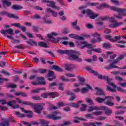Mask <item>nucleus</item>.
<instances>
[{
	"mask_svg": "<svg viewBox=\"0 0 126 126\" xmlns=\"http://www.w3.org/2000/svg\"><path fill=\"white\" fill-rule=\"evenodd\" d=\"M15 115L18 117V118H25V115L22 114L20 113L19 111H15Z\"/></svg>",
	"mask_w": 126,
	"mask_h": 126,
	"instance_id": "obj_29",
	"label": "nucleus"
},
{
	"mask_svg": "<svg viewBox=\"0 0 126 126\" xmlns=\"http://www.w3.org/2000/svg\"><path fill=\"white\" fill-rule=\"evenodd\" d=\"M47 69H39V73H41V74H44L47 72Z\"/></svg>",
	"mask_w": 126,
	"mask_h": 126,
	"instance_id": "obj_62",
	"label": "nucleus"
},
{
	"mask_svg": "<svg viewBox=\"0 0 126 126\" xmlns=\"http://www.w3.org/2000/svg\"><path fill=\"white\" fill-rule=\"evenodd\" d=\"M65 70L70 71L72 69V68H71V67H70V65L65 64Z\"/></svg>",
	"mask_w": 126,
	"mask_h": 126,
	"instance_id": "obj_47",
	"label": "nucleus"
},
{
	"mask_svg": "<svg viewBox=\"0 0 126 126\" xmlns=\"http://www.w3.org/2000/svg\"><path fill=\"white\" fill-rule=\"evenodd\" d=\"M82 14H87V17H89L90 19H95L99 16V14L94 12L90 9H83L81 11Z\"/></svg>",
	"mask_w": 126,
	"mask_h": 126,
	"instance_id": "obj_4",
	"label": "nucleus"
},
{
	"mask_svg": "<svg viewBox=\"0 0 126 126\" xmlns=\"http://www.w3.org/2000/svg\"><path fill=\"white\" fill-rule=\"evenodd\" d=\"M70 38H72L73 39H76V40H79L80 41L84 40V37L80 36L79 35H76L74 33H71L68 35Z\"/></svg>",
	"mask_w": 126,
	"mask_h": 126,
	"instance_id": "obj_10",
	"label": "nucleus"
},
{
	"mask_svg": "<svg viewBox=\"0 0 126 126\" xmlns=\"http://www.w3.org/2000/svg\"><path fill=\"white\" fill-rule=\"evenodd\" d=\"M13 78L14 79V82H17L19 80V78H18V76L17 75L13 76Z\"/></svg>",
	"mask_w": 126,
	"mask_h": 126,
	"instance_id": "obj_61",
	"label": "nucleus"
},
{
	"mask_svg": "<svg viewBox=\"0 0 126 126\" xmlns=\"http://www.w3.org/2000/svg\"><path fill=\"white\" fill-rule=\"evenodd\" d=\"M43 20L44 23H47V24H52V21L47 20V19H46V18H43Z\"/></svg>",
	"mask_w": 126,
	"mask_h": 126,
	"instance_id": "obj_49",
	"label": "nucleus"
},
{
	"mask_svg": "<svg viewBox=\"0 0 126 126\" xmlns=\"http://www.w3.org/2000/svg\"><path fill=\"white\" fill-rule=\"evenodd\" d=\"M116 64L114 63V61L110 63L109 64V66H104L105 69H106V70H109V69H112V68H119L120 69V67L118 66L115 65Z\"/></svg>",
	"mask_w": 126,
	"mask_h": 126,
	"instance_id": "obj_11",
	"label": "nucleus"
},
{
	"mask_svg": "<svg viewBox=\"0 0 126 126\" xmlns=\"http://www.w3.org/2000/svg\"><path fill=\"white\" fill-rule=\"evenodd\" d=\"M1 73H2L3 74H5V75H7V76H10V73L4 69H2L1 71Z\"/></svg>",
	"mask_w": 126,
	"mask_h": 126,
	"instance_id": "obj_42",
	"label": "nucleus"
},
{
	"mask_svg": "<svg viewBox=\"0 0 126 126\" xmlns=\"http://www.w3.org/2000/svg\"><path fill=\"white\" fill-rule=\"evenodd\" d=\"M86 102L88 104H89V105L94 106V103H93V100H92V99L88 98L86 100Z\"/></svg>",
	"mask_w": 126,
	"mask_h": 126,
	"instance_id": "obj_45",
	"label": "nucleus"
},
{
	"mask_svg": "<svg viewBox=\"0 0 126 126\" xmlns=\"http://www.w3.org/2000/svg\"><path fill=\"white\" fill-rule=\"evenodd\" d=\"M97 111H99V110H106V107L105 106H100L99 107H97Z\"/></svg>",
	"mask_w": 126,
	"mask_h": 126,
	"instance_id": "obj_63",
	"label": "nucleus"
},
{
	"mask_svg": "<svg viewBox=\"0 0 126 126\" xmlns=\"http://www.w3.org/2000/svg\"><path fill=\"white\" fill-rule=\"evenodd\" d=\"M69 33V30L67 28H65L63 30V34H68Z\"/></svg>",
	"mask_w": 126,
	"mask_h": 126,
	"instance_id": "obj_53",
	"label": "nucleus"
},
{
	"mask_svg": "<svg viewBox=\"0 0 126 126\" xmlns=\"http://www.w3.org/2000/svg\"><path fill=\"white\" fill-rule=\"evenodd\" d=\"M110 9L113 10V11H116L117 12H122V11H126V9H121L117 7H110Z\"/></svg>",
	"mask_w": 126,
	"mask_h": 126,
	"instance_id": "obj_16",
	"label": "nucleus"
},
{
	"mask_svg": "<svg viewBox=\"0 0 126 126\" xmlns=\"http://www.w3.org/2000/svg\"><path fill=\"white\" fill-rule=\"evenodd\" d=\"M105 105H106L107 106H109L110 107H113L115 104L111 101H107L104 102Z\"/></svg>",
	"mask_w": 126,
	"mask_h": 126,
	"instance_id": "obj_33",
	"label": "nucleus"
},
{
	"mask_svg": "<svg viewBox=\"0 0 126 126\" xmlns=\"http://www.w3.org/2000/svg\"><path fill=\"white\" fill-rule=\"evenodd\" d=\"M106 90L107 91H110V92H116V90L112 89V88H110L109 86L106 87Z\"/></svg>",
	"mask_w": 126,
	"mask_h": 126,
	"instance_id": "obj_50",
	"label": "nucleus"
},
{
	"mask_svg": "<svg viewBox=\"0 0 126 126\" xmlns=\"http://www.w3.org/2000/svg\"><path fill=\"white\" fill-rule=\"evenodd\" d=\"M126 57V54H123L120 55L117 59H115L113 62L114 63L117 64L118 63H119V61H121V60H124V58Z\"/></svg>",
	"mask_w": 126,
	"mask_h": 126,
	"instance_id": "obj_20",
	"label": "nucleus"
},
{
	"mask_svg": "<svg viewBox=\"0 0 126 126\" xmlns=\"http://www.w3.org/2000/svg\"><path fill=\"white\" fill-rule=\"evenodd\" d=\"M27 44L30 45V46H37L38 43L33 39H30L28 41H27Z\"/></svg>",
	"mask_w": 126,
	"mask_h": 126,
	"instance_id": "obj_23",
	"label": "nucleus"
},
{
	"mask_svg": "<svg viewBox=\"0 0 126 126\" xmlns=\"http://www.w3.org/2000/svg\"><path fill=\"white\" fill-rule=\"evenodd\" d=\"M86 69L89 71L90 73H93L95 76H98V78L101 80H104L107 81V83H110L112 78H109L107 76H102V75L99 74L98 72L94 70H93L92 68L90 67H86Z\"/></svg>",
	"mask_w": 126,
	"mask_h": 126,
	"instance_id": "obj_3",
	"label": "nucleus"
},
{
	"mask_svg": "<svg viewBox=\"0 0 126 126\" xmlns=\"http://www.w3.org/2000/svg\"><path fill=\"white\" fill-rule=\"evenodd\" d=\"M104 98L105 100L108 99L109 101H112V100H114V97L111 96H106Z\"/></svg>",
	"mask_w": 126,
	"mask_h": 126,
	"instance_id": "obj_57",
	"label": "nucleus"
},
{
	"mask_svg": "<svg viewBox=\"0 0 126 126\" xmlns=\"http://www.w3.org/2000/svg\"><path fill=\"white\" fill-rule=\"evenodd\" d=\"M47 118H48V119L53 120L54 121H58L62 119V116H61V112L55 111L53 112L51 114L47 115Z\"/></svg>",
	"mask_w": 126,
	"mask_h": 126,
	"instance_id": "obj_7",
	"label": "nucleus"
},
{
	"mask_svg": "<svg viewBox=\"0 0 126 126\" xmlns=\"http://www.w3.org/2000/svg\"><path fill=\"white\" fill-rule=\"evenodd\" d=\"M106 98H103L101 97H97L95 99V101L97 102V103H99V104H102L103 102H105Z\"/></svg>",
	"mask_w": 126,
	"mask_h": 126,
	"instance_id": "obj_26",
	"label": "nucleus"
},
{
	"mask_svg": "<svg viewBox=\"0 0 126 126\" xmlns=\"http://www.w3.org/2000/svg\"><path fill=\"white\" fill-rule=\"evenodd\" d=\"M105 38L107 39V40H109V41H111V42H115L116 41V40L113 38L110 35H105Z\"/></svg>",
	"mask_w": 126,
	"mask_h": 126,
	"instance_id": "obj_35",
	"label": "nucleus"
},
{
	"mask_svg": "<svg viewBox=\"0 0 126 126\" xmlns=\"http://www.w3.org/2000/svg\"><path fill=\"white\" fill-rule=\"evenodd\" d=\"M116 57H117V55L116 54L111 55L110 58V60H108L107 63H113V60H114L115 58H116Z\"/></svg>",
	"mask_w": 126,
	"mask_h": 126,
	"instance_id": "obj_38",
	"label": "nucleus"
},
{
	"mask_svg": "<svg viewBox=\"0 0 126 126\" xmlns=\"http://www.w3.org/2000/svg\"><path fill=\"white\" fill-rule=\"evenodd\" d=\"M14 31V30L13 29L9 28L7 30L0 31V33L4 35V36H6V34H7L8 35L6 36L7 38H8V39H10V40H13V37H12V35L14 34L13 33Z\"/></svg>",
	"mask_w": 126,
	"mask_h": 126,
	"instance_id": "obj_6",
	"label": "nucleus"
},
{
	"mask_svg": "<svg viewBox=\"0 0 126 126\" xmlns=\"http://www.w3.org/2000/svg\"><path fill=\"white\" fill-rule=\"evenodd\" d=\"M47 6H49V7H52L53 8H56L57 10H60L61 9V7H57L56 5V2L53 0H49L48 3L47 4Z\"/></svg>",
	"mask_w": 126,
	"mask_h": 126,
	"instance_id": "obj_9",
	"label": "nucleus"
},
{
	"mask_svg": "<svg viewBox=\"0 0 126 126\" xmlns=\"http://www.w3.org/2000/svg\"><path fill=\"white\" fill-rule=\"evenodd\" d=\"M80 103H82V101H79L77 102V103H72V108H79Z\"/></svg>",
	"mask_w": 126,
	"mask_h": 126,
	"instance_id": "obj_34",
	"label": "nucleus"
},
{
	"mask_svg": "<svg viewBox=\"0 0 126 126\" xmlns=\"http://www.w3.org/2000/svg\"><path fill=\"white\" fill-rule=\"evenodd\" d=\"M102 46L104 49H110L111 47V44L109 43H104L102 44Z\"/></svg>",
	"mask_w": 126,
	"mask_h": 126,
	"instance_id": "obj_32",
	"label": "nucleus"
},
{
	"mask_svg": "<svg viewBox=\"0 0 126 126\" xmlns=\"http://www.w3.org/2000/svg\"><path fill=\"white\" fill-rule=\"evenodd\" d=\"M71 24L73 26L74 29L78 30V31H80V28L79 27L77 26V20H76L75 22L71 23Z\"/></svg>",
	"mask_w": 126,
	"mask_h": 126,
	"instance_id": "obj_25",
	"label": "nucleus"
},
{
	"mask_svg": "<svg viewBox=\"0 0 126 126\" xmlns=\"http://www.w3.org/2000/svg\"><path fill=\"white\" fill-rule=\"evenodd\" d=\"M94 110H95V111H98V107L90 106L89 107V109H88V111L89 112H93Z\"/></svg>",
	"mask_w": 126,
	"mask_h": 126,
	"instance_id": "obj_27",
	"label": "nucleus"
},
{
	"mask_svg": "<svg viewBox=\"0 0 126 126\" xmlns=\"http://www.w3.org/2000/svg\"><path fill=\"white\" fill-rule=\"evenodd\" d=\"M105 114L106 115H111L112 114V110L111 109H107L105 111Z\"/></svg>",
	"mask_w": 126,
	"mask_h": 126,
	"instance_id": "obj_55",
	"label": "nucleus"
},
{
	"mask_svg": "<svg viewBox=\"0 0 126 126\" xmlns=\"http://www.w3.org/2000/svg\"><path fill=\"white\" fill-rule=\"evenodd\" d=\"M12 26H14L15 27H18L20 28L23 32H26V28L25 27H22L20 23H14L12 24Z\"/></svg>",
	"mask_w": 126,
	"mask_h": 126,
	"instance_id": "obj_12",
	"label": "nucleus"
},
{
	"mask_svg": "<svg viewBox=\"0 0 126 126\" xmlns=\"http://www.w3.org/2000/svg\"><path fill=\"white\" fill-rule=\"evenodd\" d=\"M77 78L79 82V84L83 86V85H85V79L83 77H82L81 76H78Z\"/></svg>",
	"mask_w": 126,
	"mask_h": 126,
	"instance_id": "obj_21",
	"label": "nucleus"
},
{
	"mask_svg": "<svg viewBox=\"0 0 126 126\" xmlns=\"http://www.w3.org/2000/svg\"><path fill=\"white\" fill-rule=\"evenodd\" d=\"M86 86L88 87L83 88L81 90V93H83V94L86 93L89 91V89H90L91 90H92V88H91V86H89L88 84H86Z\"/></svg>",
	"mask_w": 126,
	"mask_h": 126,
	"instance_id": "obj_14",
	"label": "nucleus"
},
{
	"mask_svg": "<svg viewBox=\"0 0 126 126\" xmlns=\"http://www.w3.org/2000/svg\"><path fill=\"white\" fill-rule=\"evenodd\" d=\"M57 52L60 55H67L69 61H76L78 63H81L82 62V59L79 58L80 54L77 52L68 50H58Z\"/></svg>",
	"mask_w": 126,
	"mask_h": 126,
	"instance_id": "obj_1",
	"label": "nucleus"
},
{
	"mask_svg": "<svg viewBox=\"0 0 126 126\" xmlns=\"http://www.w3.org/2000/svg\"><path fill=\"white\" fill-rule=\"evenodd\" d=\"M93 36H94V37H96V36H98V37H97V42H101L102 37L100 36V34L98 33L97 32H95L93 34Z\"/></svg>",
	"mask_w": 126,
	"mask_h": 126,
	"instance_id": "obj_30",
	"label": "nucleus"
},
{
	"mask_svg": "<svg viewBox=\"0 0 126 126\" xmlns=\"http://www.w3.org/2000/svg\"><path fill=\"white\" fill-rule=\"evenodd\" d=\"M37 77H37V76H36V75H32L30 77L29 79L30 80H34V79H36V80H37Z\"/></svg>",
	"mask_w": 126,
	"mask_h": 126,
	"instance_id": "obj_60",
	"label": "nucleus"
},
{
	"mask_svg": "<svg viewBox=\"0 0 126 126\" xmlns=\"http://www.w3.org/2000/svg\"><path fill=\"white\" fill-rule=\"evenodd\" d=\"M55 36H58V33L57 32H51L50 34H48L47 36L50 39L51 42L53 43H59L60 40H68V37H59L58 38H55Z\"/></svg>",
	"mask_w": 126,
	"mask_h": 126,
	"instance_id": "obj_5",
	"label": "nucleus"
},
{
	"mask_svg": "<svg viewBox=\"0 0 126 126\" xmlns=\"http://www.w3.org/2000/svg\"><path fill=\"white\" fill-rule=\"evenodd\" d=\"M7 16L8 17H9V18H14V19H19V17L16 16L15 14H8Z\"/></svg>",
	"mask_w": 126,
	"mask_h": 126,
	"instance_id": "obj_28",
	"label": "nucleus"
},
{
	"mask_svg": "<svg viewBox=\"0 0 126 126\" xmlns=\"http://www.w3.org/2000/svg\"><path fill=\"white\" fill-rule=\"evenodd\" d=\"M2 2L3 4H5L6 5V6L9 7L10 5H11V2L8 1L6 0H2Z\"/></svg>",
	"mask_w": 126,
	"mask_h": 126,
	"instance_id": "obj_37",
	"label": "nucleus"
},
{
	"mask_svg": "<svg viewBox=\"0 0 126 126\" xmlns=\"http://www.w3.org/2000/svg\"><path fill=\"white\" fill-rule=\"evenodd\" d=\"M0 126H9L8 122H4L0 123Z\"/></svg>",
	"mask_w": 126,
	"mask_h": 126,
	"instance_id": "obj_43",
	"label": "nucleus"
},
{
	"mask_svg": "<svg viewBox=\"0 0 126 126\" xmlns=\"http://www.w3.org/2000/svg\"><path fill=\"white\" fill-rule=\"evenodd\" d=\"M38 82H40L41 84H39V85H46V82H45V78L43 77H37V80Z\"/></svg>",
	"mask_w": 126,
	"mask_h": 126,
	"instance_id": "obj_18",
	"label": "nucleus"
},
{
	"mask_svg": "<svg viewBox=\"0 0 126 126\" xmlns=\"http://www.w3.org/2000/svg\"><path fill=\"white\" fill-rule=\"evenodd\" d=\"M55 95H56L55 93H47L46 94H41V97H42V98H44V99H47L48 98V96L50 95L53 97V96H55Z\"/></svg>",
	"mask_w": 126,
	"mask_h": 126,
	"instance_id": "obj_19",
	"label": "nucleus"
},
{
	"mask_svg": "<svg viewBox=\"0 0 126 126\" xmlns=\"http://www.w3.org/2000/svg\"><path fill=\"white\" fill-rule=\"evenodd\" d=\"M20 109L21 110V111H22L23 113H26V114H28L27 115V117L28 118H33V112H32V111H27L25 110L23 108H21Z\"/></svg>",
	"mask_w": 126,
	"mask_h": 126,
	"instance_id": "obj_13",
	"label": "nucleus"
},
{
	"mask_svg": "<svg viewBox=\"0 0 126 126\" xmlns=\"http://www.w3.org/2000/svg\"><path fill=\"white\" fill-rule=\"evenodd\" d=\"M52 68L53 69L55 70L56 71H59L60 72H63V69H62V68H61L60 66L57 65H53L52 66Z\"/></svg>",
	"mask_w": 126,
	"mask_h": 126,
	"instance_id": "obj_24",
	"label": "nucleus"
},
{
	"mask_svg": "<svg viewBox=\"0 0 126 126\" xmlns=\"http://www.w3.org/2000/svg\"><path fill=\"white\" fill-rule=\"evenodd\" d=\"M16 100H17L18 103H19L20 104H23L24 105H26L27 106H31L32 108L35 113L36 114H41V111L42 110H44V107H43V106H45V103H38L37 104L31 103V102L30 101H23L18 98H16Z\"/></svg>",
	"mask_w": 126,
	"mask_h": 126,
	"instance_id": "obj_2",
	"label": "nucleus"
},
{
	"mask_svg": "<svg viewBox=\"0 0 126 126\" xmlns=\"http://www.w3.org/2000/svg\"><path fill=\"white\" fill-rule=\"evenodd\" d=\"M11 8L14 10H20V9H22V8H23V7L21 5H19L18 4H14L11 6Z\"/></svg>",
	"mask_w": 126,
	"mask_h": 126,
	"instance_id": "obj_22",
	"label": "nucleus"
},
{
	"mask_svg": "<svg viewBox=\"0 0 126 126\" xmlns=\"http://www.w3.org/2000/svg\"><path fill=\"white\" fill-rule=\"evenodd\" d=\"M31 93L32 94H34L35 93L39 94V93H40V92L39 91V90L38 88L35 89L34 90H32L31 91Z\"/></svg>",
	"mask_w": 126,
	"mask_h": 126,
	"instance_id": "obj_39",
	"label": "nucleus"
},
{
	"mask_svg": "<svg viewBox=\"0 0 126 126\" xmlns=\"http://www.w3.org/2000/svg\"><path fill=\"white\" fill-rule=\"evenodd\" d=\"M63 84L61 83L59 84L58 89L61 91H63Z\"/></svg>",
	"mask_w": 126,
	"mask_h": 126,
	"instance_id": "obj_48",
	"label": "nucleus"
},
{
	"mask_svg": "<svg viewBox=\"0 0 126 126\" xmlns=\"http://www.w3.org/2000/svg\"><path fill=\"white\" fill-rule=\"evenodd\" d=\"M94 52H95V53H98V54H101V53H102V50L100 48L94 49Z\"/></svg>",
	"mask_w": 126,
	"mask_h": 126,
	"instance_id": "obj_52",
	"label": "nucleus"
},
{
	"mask_svg": "<svg viewBox=\"0 0 126 126\" xmlns=\"http://www.w3.org/2000/svg\"><path fill=\"white\" fill-rule=\"evenodd\" d=\"M110 1H111V2H112V3H114V4H116V5H119V4H120L119 1L117 0H110Z\"/></svg>",
	"mask_w": 126,
	"mask_h": 126,
	"instance_id": "obj_58",
	"label": "nucleus"
},
{
	"mask_svg": "<svg viewBox=\"0 0 126 126\" xmlns=\"http://www.w3.org/2000/svg\"><path fill=\"white\" fill-rule=\"evenodd\" d=\"M16 101L15 100H12L11 101H9L6 103L5 100L0 99V103H1L2 105H4V104H7L8 106L11 107L13 109H17L19 108V106L15 105V103Z\"/></svg>",
	"mask_w": 126,
	"mask_h": 126,
	"instance_id": "obj_8",
	"label": "nucleus"
},
{
	"mask_svg": "<svg viewBox=\"0 0 126 126\" xmlns=\"http://www.w3.org/2000/svg\"><path fill=\"white\" fill-rule=\"evenodd\" d=\"M114 17L116 18H118V19H123V17L121 15V13H119L118 14H115Z\"/></svg>",
	"mask_w": 126,
	"mask_h": 126,
	"instance_id": "obj_51",
	"label": "nucleus"
},
{
	"mask_svg": "<svg viewBox=\"0 0 126 126\" xmlns=\"http://www.w3.org/2000/svg\"><path fill=\"white\" fill-rule=\"evenodd\" d=\"M69 125H71V121H68L63 123L62 124L60 125V126H68Z\"/></svg>",
	"mask_w": 126,
	"mask_h": 126,
	"instance_id": "obj_36",
	"label": "nucleus"
},
{
	"mask_svg": "<svg viewBox=\"0 0 126 126\" xmlns=\"http://www.w3.org/2000/svg\"><path fill=\"white\" fill-rule=\"evenodd\" d=\"M7 88H16L17 86L15 84H10L6 86Z\"/></svg>",
	"mask_w": 126,
	"mask_h": 126,
	"instance_id": "obj_44",
	"label": "nucleus"
},
{
	"mask_svg": "<svg viewBox=\"0 0 126 126\" xmlns=\"http://www.w3.org/2000/svg\"><path fill=\"white\" fill-rule=\"evenodd\" d=\"M94 89L95 90H97L96 94L97 96H105V94H104L103 90L100 89V88L98 87L95 88Z\"/></svg>",
	"mask_w": 126,
	"mask_h": 126,
	"instance_id": "obj_15",
	"label": "nucleus"
},
{
	"mask_svg": "<svg viewBox=\"0 0 126 126\" xmlns=\"http://www.w3.org/2000/svg\"><path fill=\"white\" fill-rule=\"evenodd\" d=\"M22 124H23L24 125H25V126H32V125L33 126H35V125H39V123L37 122H31V124H29V123L28 122H26L25 121H21Z\"/></svg>",
	"mask_w": 126,
	"mask_h": 126,
	"instance_id": "obj_17",
	"label": "nucleus"
},
{
	"mask_svg": "<svg viewBox=\"0 0 126 126\" xmlns=\"http://www.w3.org/2000/svg\"><path fill=\"white\" fill-rule=\"evenodd\" d=\"M82 108H80V111L81 112H84L85 111H86V108L87 107V105L86 104H82Z\"/></svg>",
	"mask_w": 126,
	"mask_h": 126,
	"instance_id": "obj_40",
	"label": "nucleus"
},
{
	"mask_svg": "<svg viewBox=\"0 0 126 126\" xmlns=\"http://www.w3.org/2000/svg\"><path fill=\"white\" fill-rule=\"evenodd\" d=\"M38 46L39 47H43V48H48V45H47V43H45V42H39L38 43Z\"/></svg>",
	"mask_w": 126,
	"mask_h": 126,
	"instance_id": "obj_31",
	"label": "nucleus"
},
{
	"mask_svg": "<svg viewBox=\"0 0 126 126\" xmlns=\"http://www.w3.org/2000/svg\"><path fill=\"white\" fill-rule=\"evenodd\" d=\"M119 85L122 86V87H126V82L125 83H118Z\"/></svg>",
	"mask_w": 126,
	"mask_h": 126,
	"instance_id": "obj_64",
	"label": "nucleus"
},
{
	"mask_svg": "<svg viewBox=\"0 0 126 126\" xmlns=\"http://www.w3.org/2000/svg\"><path fill=\"white\" fill-rule=\"evenodd\" d=\"M65 75L67 77H75V75L71 73H66Z\"/></svg>",
	"mask_w": 126,
	"mask_h": 126,
	"instance_id": "obj_54",
	"label": "nucleus"
},
{
	"mask_svg": "<svg viewBox=\"0 0 126 126\" xmlns=\"http://www.w3.org/2000/svg\"><path fill=\"white\" fill-rule=\"evenodd\" d=\"M32 29L33 32H38V31H39V28H38V27L33 26Z\"/></svg>",
	"mask_w": 126,
	"mask_h": 126,
	"instance_id": "obj_56",
	"label": "nucleus"
},
{
	"mask_svg": "<svg viewBox=\"0 0 126 126\" xmlns=\"http://www.w3.org/2000/svg\"><path fill=\"white\" fill-rule=\"evenodd\" d=\"M32 98L33 100H35L36 101H40V100H42V98H41L40 96L37 95L32 96Z\"/></svg>",
	"mask_w": 126,
	"mask_h": 126,
	"instance_id": "obj_41",
	"label": "nucleus"
},
{
	"mask_svg": "<svg viewBox=\"0 0 126 126\" xmlns=\"http://www.w3.org/2000/svg\"><path fill=\"white\" fill-rule=\"evenodd\" d=\"M96 125L98 126H101L102 125V123L99 122V123H91V126H96Z\"/></svg>",
	"mask_w": 126,
	"mask_h": 126,
	"instance_id": "obj_59",
	"label": "nucleus"
},
{
	"mask_svg": "<svg viewBox=\"0 0 126 126\" xmlns=\"http://www.w3.org/2000/svg\"><path fill=\"white\" fill-rule=\"evenodd\" d=\"M93 115H95V116H100L103 114L102 111H95L93 112Z\"/></svg>",
	"mask_w": 126,
	"mask_h": 126,
	"instance_id": "obj_46",
	"label": "nucleus"
}]
</instances>
